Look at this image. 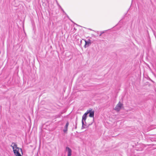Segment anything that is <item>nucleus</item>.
I'll use <instances>...</instances> for the list:
<instances>
[{"label":"nucleus","instance_id":"nucleus-1","mask_svg":"<svg viewBox=\"0 0 156 156\" xmlns=\"http://www.w3.org/2000/svg\"><path fill=\"white\" fill-rule=\"evenodd\" d=\"M123 106V104L121 103L120 101H119L114 109L115 110L119 112L120 110Z\"/></svg>","mask_w":156,"mask_h":156},{"label":"nucleus","instance_id":"nucleus-2","mask_svg":"<svg viewBox=\"0 0 156 156\" xmlns=\"http://www.w3.org/2000/svg\"><path fill=\"white\" fill-rule=\"evenodd\" d=\"M11 146L12 147L13 150L20 149V148L17 147V145L14 143H12Z\"/></svg>","mask_w":156,"mask_h":156},{"label":"nucleus","instance_id":"nucleus-3","mask_svg":"<svg viewBox=\"0 0 156 156\" xmlns=\"http://www.w3.org/2000/svg\"><path fill=\"white\" fill-rule=\"evenodd\" d=\"M86 112H88V114L89 113V116L90 117H93L94 115V111H93L92 110H87Z\"/></svg>","mask_w":156,"mask_h":156},{"label":"nucleus","instance_id":"nucleus-4","mask_svg":"<svg viewBox=\"0 0 156 156\" xmlns=\"http://www.w3.org/2000/svg\"><path fill=\"white\" fill-rule=\"evenodd\" d=\"M84 41L85 42V44L84 45L85 48L88 47L91 44V41L90 39H89L87 41L86 40H85Z\"/></svg>","mask_w":156,"mask_h":156},{"label":"nucleus","instance_id":"nucleus-5","mask_svg":"<svg viewBox=\"0 0 156 156\" xmlns=\"http://www.w3.org/2000/svg\"><path fill=\"white\" fill-rule=\"evenodd\" d=\"M66 150L68 151L67 156H71L72 153L71 150L68 147H66Z\"/></svg>","mask_w":156,"mask_h":156},{"label":"nucleus","instance_id":"nucleus-6","mask_svg":"<svg viewBox=\"0 0 156 156\" xmlns=\"http://www.w3.org/2000/svg\"><path fill=\"white\" fill-rule=\"evenodd\" d=\"M19 150L20 149H18V150H13L14 153L16 156H21L20 154L19 153Z\"/></svg>","mask_w":156,"mask_h":156},{"label":"nucleus","instance_id":"nucleus-7","mask_svg":"<svg viewBox=\"0 0 156 156\" xmlns=\"http://www.w3.org/2000/svg\"><path fill=\"white\" fill-rule=\"evenodd\" d=\"M88 114V112H86L82 116V121H84V122L86 123V120L87 119V115Z\"/></svg>","mask_w":156,"mask_h":156},{"label":"nucleus","instance_id":"nucleus-8","mask_svg":"<svg viewBox=\"0 0 156 156\" xmlns=\"http://www.w3.org/2000/svg\"><path fill=\"white\" fill-rule=\"evenodd\" d=\"M69 125V123L68 122H67L64 126V129L63 130V131L64 132V133H66L67 130H68V126Z\"/></svg>","mask_w":156,"mask_h":156},{"label":"nucleus","instance_id":"nucleus-9","mask_svg":"<svg viewBox=\"0 0 156 156\" xmlns=\"http://www.w3.org/2000/svg\"><path fill=\"white\" fill-rule=\"evenodd\" d=\"M84 121H82V128L83 129L85 128L84 127V126H86V125L84 124Z\"/></svg>","mask_w":156,"mask_h":156},{"label":"nucleus","instance_id":"nucleus-10","mask_svg":"<svg viewBox=\"0 0 156 156\" xmlns=\"http://www.w3.org/2000/svg\"><path fill=\"white\" fill-rule=\"evenodd\" d=\"M77 117L76 119L75 122V129H76L77 128Z\"/></svg>","mask_w":156,"mask_h":156},{"label":"nucleus","instance_id":"nucleus-11","mask_svg":"<svg viewBox=\"0 0 156 156\" xmlns=\"http://www.w3.org/2000/svg\"><path fill=\"white\" fill-rule=\"evenodd\" d=\"M56 2L57 3V5H58V6L59 7H61V6L60 5L58 4V2H57V0H56Z\"/></svg>","mask_w":156,"mask_h":156},{"label":"nucleus","instance_id":"nucleus-12","mask_svg":"<svg viewBox=\"0 0 156 156\" xmlns=\"http://www.w3.org/2000/svg\"><path fill=\"white\" fill-rule=\"evenodd\" d=\"M104 33V32H101L100 34L99 35V36H101V34H103V33Z\"/></svg>","mask_w":156,"mask_h":156},{"label":"nucleus","instance_id":"nucleus-13","mask_svg":"<svg viewBox=\"0 0 156 156\" xmlns=\"http://www.w3.org/2000/svg\"><path fill=\"white\" fill-rule=\"evenodd\" d=\"M20 151H21L22 152V149L21 148H20Z\"/></svg>","mask_w":156,"mask_h":156},{"label":"nucleus","instance_id":"nucleus-14","mask_svg":"<svg viewBox=\"0 0 156 156\" xmlns=\"http://www.w3.org/2000/svg\"><path fill=\"white\" fill-rule=\"evenodd\" d=\"M62 10L63 11V12H64V11L63 10V9L62 8Z\"/></svg>","mask_w":156,"mask_h":156}]
</instances>
